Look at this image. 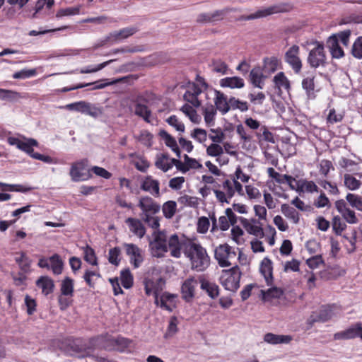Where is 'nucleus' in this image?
Instances as JSON below:
<instances>
[{"mask_svg": "<svg viewBox=\"0 0 362 362\" xmlns=\"http://www.w3.org/2000/svg\"><path fill=\"white\" fill-rule=\"evenodd\" d=\"M153 136L147 130H141L136 139L141 144L149 148L152 146Z\"/></svg>", "mask_w": 362, "mask_h": 362, "instance_id": "45", "label": "nucleus"}, {"mask_svg": "<svg viewBox=\"0 0 362 362\" xmlns=\"http://www.w3.org/2000/svg\"><path fill=\"white\" fill-rule=\"evenodd\" d=\"M16 262L19 264L21 270L24 272L29 271L31 265V260L24 252H22L19 257H16Z\"/></svg>", "mask_w": 362, "mask_h": 362, "instance_id": "54", "label": "nucleus"}, {"mask_svg": "<svg viewBox=\"0 0 362 362\" xmlns=\"http://www.w3.org/2000/svg\"><path fill=\"white\" fill-rule=\"evenodd\" d=\"M145 293L146 295H153L155 298V304L158 305L159 299L158 296L165 288V281L163 278H158L156 279H146L144 281Z\"/></svg>", "mask_w": 362, "mask_h": 362, "instance_id": "9", "label": "nucleus"}, {"mask_svg": "<svg viewBox=\"0 0 362 362\" xmlns=\"http://www.w3.org/2000/svg\"><path fill=\"white\" fill-rule=\"evenodd\" d=\"M241 272L235 265L229 269H223L220 276V283L229 291L235 292L240 287Z\"/></svg>", "mask_w": 362, "mask_h": 362, "instance_id": "3", "label": "nucleus"}, {"mask_svg": "<svg viewBox=\"0 0 362 362\" xmlns=\"http://www.w3.org/2000/svg\"><path fill=\"white\" fill-rule=\"evenodd\" d=\"M281 213L293 223H298L300 219L299 213L292 206L287 204H283L281 206Z\"/></svg>", "mask_w": 362, "mask_h": 362, "instance_id": "37", "label": "nucleus"}, {"mask_svg": "<svg viewBox=\"0 0 362 362\" xmlns=\"http://www.w3.org/2000/svg\"><path fill=\"white\" fill-rule=\"evenodd\" d=\"M333 231L337 235H342V232L346 228L345 221L339 216H334L332 222Z\"/></svg>", "mask_w": 362, "mask_h": 362, "instance_id": "42", "label": "nucleus"}, {"mask_svg": "<svg viewBox=\"0 0 362 362\" xmlns=\"http://www.w3.org/2000/svg\"><path fill=\"white\" fill-rule=\"evenodd\" d=\"M175 295L164 292L160 296H158L159 303L157 305L169 312H172L175 308Z\"/></svg>", "mask_w": 362, "mask_h": 362, "instance_id": "26", "label": "nucleus"}, {"mask_svg": "<svg viewBox=\"0 0 362 362\" xmlns=\"http://www.w3.org/2000/svg\"><path fill=\"white\" fill-rule=\"evenodd\" d=\"M291 7L288 4H278L267 8L257 10L255 13L247 16H242L240 20L251 21L257 18H265L272 14L286 13L290 11Z\"/></svg>", "mask_w": 362, "mask_h": 362, "instance_id": "4", "label": "nucleus"}, {"mask_svg": "<svg viewBox=\"0 0 362 362\" xmlns=\"http://www.w3.org/2000/svg\"><path fill=\"white\" fill-rule=\"evenodd\" d=\"M120 249L117 247L112 248L109 250L108 260L110 263L114 265H118L120 262Z\"/></svg>", "mask_w": 362, "mask_h": 362, "instance_id": "61", "label": "nucleus"}, {"mask_svg": "<svg viewBox=\"0 0 362 362\" xmlns=\"http://www.w3.org/2000/svg\"><path fill=\"white\" fill-rule=\"evenodd\" d=\"M296 192L308 193L318 192L319 187L313 181L300 180L296 182Z\"/></svg>", "mask_w": 362, "mask_h": 362, "instance_id": "33", "label": "nucleus"}, {"mask_svg": "<svg viewBox=\"0 0 362 362\" xmlns=\"http://www.w3.org/2000/svg\"><path fill=\"white\" fill-rule=\"evenodd\" d=\"M352 55L357 59H362V37H358L354 42L351 48Z\"/></svg>", "mask_w": 362, "mask_h": 362, "instance_id": "57", "label": "nucleus"}, {"mask_svg": "<svg viewBox=\"0 0 362 362\" xmlns=\"http://www.w3.org/2000/svg\"><path fill=\"white\" fill-rule=\"evenodd\" d=\"M37 141L34 139H28L26 141H21L19 149L26 152L28 154L33 153V146H37Z\"/></svg>", "mask_w": 362, "mask_h": 362, "instance_id": "55", "label": "nucleus"}, {"mask_svg": "<svg viewBox=\"0 0 362 362\" xmlns=\"http://www.w3.org/2000/svg\"><path fill=\"white\" fill-rule=\"evenodd\" d=\"M126 254L130 257L131 263L135 268H138L143 262L141 250L136 245L132 243H125Z\"/></svg>", "mask_w": 362, "mask_h": 362, "instance_id": "16", "label": "nucleus"}, {"mask_svg": "<svg viewBox=\"0 0 362 362\" xmlns=\"http://www.w3.org/2000/svg\"><path fill=\"white\" fill-rule=\"evenodd\" d=\"M273 82L275 87L279 90H281L282 89L288 90L290 89V81L282 71L279 72L274 76Z\"/></svg>", "mask_w": 362, "mask_h": 362, "instance_id": "38", "label": "nucleus"}, {"mask_svg": "<svg viewBox=\"0 0 362 362\" xmlns=\"http://www.w3.org/2000/svg\"><path fill=\"white\" fill-rule=\"evenodd\" d=\"M150 248L153 257H163L168 252L166 235L160 231L156 233L153 240L150 243Z\"/></svg>", "mask_w": 362, "mask_h": 362, "instance_id": "8", "label": "nucleus"}, {"mask_svg": "<svg viewBox=\"0 0 362 362\" xmlns=\"http://www.w3.org/2000/svg\"><path fill=\"white\" fill-rule=\"evenodd\" d=\"M327 47L333 58L339 59L344 55L342 48L339 46V39L336 35H333L327 39Z\"/></svg>", "mask_w": 362, "mask_h": 362, "instance_id": "22", "label": "nucleus"}, {"mask_svg": "<svg viewBox=\"0 0 362 362\" xmlns=\"http://www.w3.org/2000/svg\"><path fill=\"white\" fill-rule=\"evenodd\" d=\"M136 31L137 29L134 27L124 28L119 31H115L110 33V35L107 37L106 41L117 42L132 36Z\"/></svg>", "mask_w": 362, "mask_h": 362, "instance_id": "23", "label": "nucleus"}, {"mask_svg": "<svg viewBox=\"0 0 362 362\" xmlns=\"http://www.w3.org/2000/svg\"><path fill=\"white\" fill-rule=\"evenodd\" d=\"M141 189L148 192L154 197H159L160 187L159 182L152 178L151 176L146 177L141 182Z\"/></svg>", "mask_w": 362, "mask_h": 362, "instance_id": "21", "label": "nucleus"}, {"mask_svg": "<svg viewBox=\"0 0 362 362\" xmlns=\"http://www.w3.org/2000/svg\"><path fill=\"white\" fill-rule=\"evenodd\" d=\"M88 160L83 159L72 163L69 175L74 182L85 181L91 177L90 170L88 169Z\"/></svg>", "mask_w": 362, "mask_h": 362, "instance_id": "6", "label": "nucleus"}, {"mask_svg": "<svg viewBox=\"0 0 362 362\" xmlns=\"http://www.w3.org/2000/svg\"><path fill=\"white\" fill-rule=\"evenodd\" d=\"M220 86L223 88H242L245 86L244 80L238 76L226 77L220 80Z\"/></svg>", "mask_w": 362, "mask_h": 362, "instance_id": "30", "label": "nucleus"}, {"mask_svg": "<svg viewBox=\"0 0 362 362\" xmlns=\"http://www.w3.org/2000/svg\"><path fill=\"white\" fill-rule=\"evenodd\" d=\"M235 257L236 252L228 244L220 245L214 250V257L221 267L230 266V261Z\"/></svg>", "mask_w": 362, "mask_h": 362, "instance_id": "7", "label": "nucleus"}, {"mask_svg": "<svg viewBox=\"0 0 362 362\" xmlns=\"http://www.w3.org/2000/svg\"><path fill=\"white\" fill-rule=\"evenodd\" d=\"M217 110L214 107L212 104L207 105L204 110V117L205 122L207 124H210L213 122L215 115L216 114Z\"/></svg>", "mask_w": 362, "mask_h": 362, "instance_id": "53", "label": "nucleus"}, {"mask_svg": "<svg viewBox=\"0 0 362 362\" xmlns=\"http://www.w3.org/2000/svg\"><path fill=\"white\" fill-rule=\"evenodd\" d=\"M191 136L199 143L204 142L207 139L206 132L200 128H196L191 134Z\"/></svg>", "mask_w": 362, "mask_h": 362, "instance_id": "63", "label": "nucleus"}, {"mask_svg": "<svg viewBox=\"0 0 362 362\" xmlns=\"http://www.w3.org/2000/svg\"><path fill=\"white\" fill-rule=\"evenodd\" d=\"M155 165L163 172H167L173 168V158H170L167 153L157 154Z\"/></svg>", "mask_w": 362, "mask_h": 362, "instance_id": "29", "label": "nucleus"}, {"mask_svg": "<svg viewBox=\"0 0 362 362\" xmlns=\"http://www.w3.org/2000/svg\"><path fill=\"white\" fill-rule=\"evenodd\" d=\"M306 264L310 269H316L320 264H324V261L321 255H315L310 258H308L306 261Z\"/></svg>", "mask_w": 362, "mask_h": 362, "instance_id": "64", "label": "nucleus"}, {"mask_svg": "<svg viewBox=\"0 0 362 362\" xmlns=\"http://www.w3.org/2000/svg\"><path fill=\"white\" fill-rule=\"evenodd\" d=\"M211 69L214 72L221 74H227L228 71V65L223 61L214 60L211 63Z\"/></svg>", "mask_w": 362, "mask_h": 362, "instance_id": "52", "label": "nucleus"}, {"mask_svg": "<svg viewBox=\"0 0 362 362\" xmlns=\"http://www.w3.org/2000/svg\"><path fill=\"white\" fill-rule=\"evenodd\" d=\"M259 270L267 284L271 285L273 281V267L271 259L268 257L264 258L261 262Z\"/></svg>", "mask_w": 362, "mask_h": 362, "instance_id": "25", "label": "nucleus"}, {"mask_svg": "<svg viewBox=\"0 0 362 362\" xmlns=\"http://www.w3.org/2000/svg\"><path fill=\"white\" fill-rule=\"evenodd\" d=\"M206 153L209 156L216 158L223 153V148L220 144H211L206 148Z\"/></svg>", "mask_w": 362, "mask_h": 362, "instance_id": "58", "label": "nucleus"}, {"mask_svg": "<svg viewBox=\"0 0 362 362\" xmlns=\"http://www.w3.org/2000/svg\"><path fill=\"white\" fill-rule=\"evenodd\" d=\"M36 285L42 289V293L46 296L52 293L54 287V281L47 276H40L37 280Z\"/></svg>", "mask_w": 362, "mask_h": 362, "instance_id": "31", "label": "nucleus"}, {"mask_svg": "<svg viewBox=\"0 0 362 362\" xmlns=\"http://www.w3.org/2000/svg\"><path fill=\"white\" fill-rule=\"evenodd\" d=\"M267 78L259 66L254 67L250 72V81L251 83L258 88L262 89L264 85V80Z\"/></svg>", "mask_w": 362, "mask_h": 362, "instance_id": "20", "label": "nucleus"}, {"mask_svg": "<svg viewBox=\"0 0 362 362\" xmlns=\"http://www.w3.org/2000/svg\"><path fill=\"white\" fill-rule=\"evenodd\" d=\"M60 108L70 111L78 112L94 118H96L103 114L101 108L84 100L69 103L65 106L60 107Z\"/></svg>", "mask_w": 362, "mask_h": 362, "instance_id": "5", "label": "nucleus"}, {"mask_svg": "<svg viewBox=\"0 0 362 362\" xmlns=\"http://www.w3.org/2000/svg\"><path fill=\"white\" fill-rule=\"evenodd\" d=\"M315 76H309L302 81V87L305 90L306 95L309 99H313L315 98Z\"/></svg>", "mask_w": 362, "mask_h": 362, "instance_id": "39", "label": "nucleus"}, {"mask_svg": "<svg viewBox=\"0 0 362 362\" xmlns=\"http://www.w3.org/2000/svg\"><path fill=\"white\" fill-rule=\"evenodd\" d=\"M279 64V60L276 57H266L263 60L262 70L268 76L277 70Z\"/></svg>", "mask_w": 362, "mask_h": 362, "instance_id": "32", "label": "nucleus"}, {"mask_svg": "<svg viewBox=\"0 0 362 362\" xmlns=\"http://www.w3.org/2000/svg\"><path fill=\"white\" fill-rule=\"evenodd\" d=\"M159 135L165 141V145L170 147L175 153L176 156L180 158L181 152L176 140L165 130L160 131Z\"/></svg>", "mask_w": 362, "mask_h": 362, "instance_id": "34", "label": "nucleus"}, {"mask_svg": "<svg viewBox=\"0 0 362 362\" xmlns=\"http://www.w3.org/2000/svg\"><path fill=\"white\" fill-rule=\"evenodd\" d=\"M262 299L264 302H272L274 299H280L284 293L282 288L272 287L267 290H261Z\"/></svg>", "mask_w": 362, "mask_h": 362, "instance_id": "28", "label": "nucleus"}, {"mask_svg": "<svg viewBox=\"0 0 362 362\" xmlns=\"http://www.w3.org/2000/svg\"><path fill=\"white\" fill-rule=\"evenodd\" d=\"M348 337L349 339L360 337L362 340V325L357 322L346 329Z\"/></svg>", "mask_w": 362, "mask_h": 362, "instance_id": "47", "label": "nucleus"}, {"mask_svg": "<svg viewBox=\"0 0 362 362\" xmlns=\"http://www.w3.org/2000/svg\"><path fill=\"white\" fill-rule=\"evenodd\" d=\"M194 107L193 105L191 106L189 104H185L180 110L192 122L198 123L200 117Z\"/></svg>", "mask_w": 362, "mask_h": 362, "instance_id": "46", "label": "nucleus"}, {"mask_svg": "<svg viewBox=\"0 0 362 362\" xmlns=\"http://www.w3.org/2000/svg\"><path fill=\"white\" fill-rule=\"evenodd\" d=\"M62 295L66 296H72L74 293V280L69 277H66L61 284Z\"/></svg>", "mask_w": 362, "mask_h": 362, "instance_id": "41", "label": "nucleus"}, {"mask_svg": "<svg viewBox=\"0 0 362 362\" xmlns=\"http://www.w3.org/2000/svg\"><path fill=\"white\" fill-rule=\"evenodd\" d=\"M112 62V60H109L107 62H105L103 63L99 64L95 66H88L87 67L83 68L80 70V73L81 74H90V73H95L97 72L103 68H105L107 65L110 64Z\"/></svg>", "mask_w": 362, "mask_h": 362, "instance_id": "59", "label": "nucleus"}, {"mask_svg": "<svg viewBox=\"0 0 362 362\" xmlns=\"http://www.w3.org/2000/svg\"><path fill=\"white\" fill-rule=\"evenodd\" d=\"M84 259L92 265H97L98 261L95 251L90 246L87 245L84 248Z\"/></svg>", "mask_w": 362, "mask_h": 362, "instance_id": "56", "label": "nucleus"}, {"mask_svg": "<svg viewBox=\"0 0 362 362\" xmlns=\"http://www.w3.org/2000/svg\"><path fill=\"white\" fill-rule=\"evenodd\" d=\"M197 284L194 277H189L183 282L181 287L182 297L187 302H189L194 298Z\"/></svg>", "mask_w": 362, "mask_h": 362, "instance_id": "18", "label": "nucleus"}, {"mask_svg": "<svg viewBox=\"0 0 362 362\" xmlns=\"http://www.w3.org/2000/svg\"><path fill=\"white\" fill-rule=\"evenodd\" d=\"M326 61V56L324 51V46L322 44L317 43V46L310 50L308 62L313 68H317L320 66H325Z\"/></svg>", "mask_w": 362, "mask_h": 362, "instance_id": "10", "label": "nucleus"}, {"mask_svg": "<svg viewBox=\"0 0 362 362\" xmlns=\"http://www.w3.org/2000/svg\"><path fill=\"white\" fill-rule=\"evenodd\" d=\"M183 252L189 259L191 268L197 272H204L210 265V257L206 249L199 243L188 241L183 245Z\"/></svg>", "mask_w": 362, "mask_h": 362, "instance_id": "1", "label": "nucleus"}, {"mask_svg": "<svg viewBox=\"0 0 362 362\" xmlns=\"http://www.w3.org/2000/svg\"><path fill=\"white\" fill-rule=\"evenodd\" d=\"M292 339L289 335H278L272 333H267L264 337V341L271 344H288Z\"/></svg>", "mask_w": 362, "mask_h": 362, "instance_id": "36", "label": "nucleus"}, {"mask_svg": "<svg viewBox=\"0 0 362 362\" xmlns=\"http://www.w3.org/2000/svg\"><path fill=\"white\" fill-rule=\"evenodd\" d=\"M187 241L180 242L177 235H172L167 243L168 248L172 257L179 258L181 257V250L183 251V245Z\"/></svg>", "mask_w": 362, "mask_h": 362, "instance_id": "19", "label": "nucleus"}, {"mask_svg": "<svg viewBox=\"0 0 362 362\" xmlns=\"http://www.w3.org/2000/svg\"><path fill=\"white\" fill-rule=\"evenodd\" d=\"M214 94V107L223 115L230 110L229 99L223 92L217 90L210 89V95Z\"/></svg>", "mask_w": 362, "mask_h": 362, "instance_id": "13", "label": "nucleus"}, {"mask_svg": "<svg viewBox=\"0 0 362 362\" xmlns=\"http://www.w3.org/2000/svg\"><path fill=\"white\" fill-rule=\"evenodd\" d=\"M335 207L338 212L341 215L343 219L349 224H356L358 219L356 216L354 211L347 206L344 199L337 200L335 202Z\"/></svg>", "mask_w": 362, "mask_h": 362, "instance_id": "15", "label": "nucleus"}, {"mask_svg": "<svg viewBox=\"0 0 362 362\" xmlns=\"http://www.w3.org/2000/svg\"><path fill=\"white\" fill-rule=\"evenodd\" d=\"M166 122L172 127H173L177 131L180 132H185L184 124L178 119L175 115H171L169 117Z\"/></svg>", "mask_w": 362, "mask_h": 362, "instance_id": "60", "label": "nucleus"}, {"mask_svg": "<svg viewBox=\"0 0 362 362\" xmlns=\"http://www.w3.org/2000/svg\"><path fill=\"white\" fill-rule=\"evenodd\" d=\"M230 110H240L242 112H245L248 110V105L247 102L241 101L235 97L229 98Z\"/></svg>", "mask_w": 362, "mask_h": 362, "instance_id": "51", "label": "nucleus"}, {"mask_svg": "<svg viewBox=\"0 0 362 362\" xmlns=\"http://www.w3.org/2000/svg\"><path fill=\"white\" fill-rule=\"evenodd\" d=\"M134 114L141 117L147 123L151 122V117L152 113L147 105L141 103H136L134 106Z\"/></svg>", "mask_w": 362, "mask_h": 362, "instance_id": "35", "label": "nucleus"}, {"mask_svg": "<svg viewBox=\"0 0 362 362\" xmlns=\"http://www.w3.org/2000/svg\"><path fill=\"white\" fill-rule=\"evenodd\" d=\"M240 221L249 234L252 235L258 238H264V233L262 226V223L259 221L255 218L249 220L243 217L240 218Z\"/></svg>", "mask_w": 362, "mask_h": 362, "instance_id": "12", "label": "nucleus"}, {"mask_svg": "<svg viewBox=\"0 0 362 362\" xmlns=\"http://www.w3.org/2000/svg\"><path fill=\"white\" fill-rule=\"evenodd\" d=\"M177 204L174 201H168L163 206V213L165 218H171L175 214Z\"/></svg>", "mask_w": 362, "mask_h": 362, "instance_id": "49", "label": "nucleus"}, {"mask_svg": "<svg viewBox=\"0 0 362 362\" xmlns=\"http://www.w3.org/2000/svg\"><path fill=\"white\" fill-rule=\"evenodd\" d=\"M346 200L353 208L362 211V197L352 193H348Z\"/></svg>", "mask_w": 362, "mask_h": 362, "instance_id": "44", "label": "nucleus"}, {"mask_svg": "<svg viewBox=\"0 0 362 362\" xmlns=\"http://www.w3.org/2000/svg\"><path fill=\"white\" fill-rule=\"evenodd\" d=\"M210 89L205 79L197 75L196 82L189 83L183 98L193 107H199L204 102L203 97L206 100L209 99Z\"/></svg>", "mask_w": 362, "mask_h": 362, "instance_id": "2", "label": "nucleus"}, {"mask_svg": "<svg viewBox=\"0 0 362 362\" xmlns=\"http://www.w3.org/2000/svg\"><path fill=\"white\" fill-rule=\"evenodd\" d=\"M126 223L128 224L130 231L134 235L139 238H142L144 236L146 228L141 221L134 218H128L126 220Z\"/></svg>", "mask_w": 362, "mask_h": 362, "instance_id": "24", "label": "nucleus"}, {"mask_svg": "<svg viewBox=\"0 0 362 362\" xmlns=\"http://www.w3.org/2000/svg\"><path fill=\"white\" fill-rule=\"evenodd\" d=\"M210 131L211 133L209 135V137L214 142L213 144H219L223 141L225 135L221 129H211Z\"/></svg>", "mask_w": 362, "mask_h": 362, "instance_id": "62", "label": "nucleus"}, {"mask_svg": "<svg viewBox=\"0 0 362 362\" xmlns=\"http://www.w3.org/2000/svg\"><path fill=\"white\" fill-rule=\"evenodd\" d=\"M300 48L298 45L291 46L285 54V61L298 74L302 68V62L298 57Z\"/></svg>", "mask_w": 362, "mask_h": 362, "instance_id": "11", "label": "nucleus"}, {"mask_svg": "<svg viewBox=\"0 0 362 362\" xmlns=\"http://www.w3.org/2000/svg\"><path fill=\"white\" fill-rule=\"evenodd\" d=\"M121 284L125 288H130L133 286V276L129 269H124L121 272Z\"/></svg>", "mask_w": 362, "mask_h": 362, "instance_id": "50", "label": "nucleus"}, {"mask_svg": "<svg viewBox=\"0 0 362 362\" xmlns=\"http://www.w3.org/2000/svg\"><path fill=\"white\" fill-rule=\"evenodd\" d=\"M83 279L86 284L90 287L94 288L95 281L101 277L98 272L86 270L83 274Z\"/></svg>", "mask_w": 362, "mask_h": 362, "instance_id": "48", "label": "nucleus"}, {"mask_svg": "<svg viewBox=\"0 0 362 362\" xmlns=\"http://www.w3.org/2000/svg\"><path fill=\"white\" fill-rule=\"evenodd\" d=\"M199 282L201 289L205 291L211 298L214 299L218 297L219 295V288L218 285L209 281L204 277L199 278Z\"/></svg>", "mask_w": 362, "mask_h": 362, "instance_id": "27", "label": "nucleus"}, {"mask_svg": "<svg viewBox=\"0 0 362 362\" xmlns=\"http://www.w3.org/2000/svg\"><path fill=\"white\" fill-rule=\"evenodd\" d=\"M333 305L322 306L320 310L316 313L313 312L310 315L309 320L311 323L315 322H326L334 316Z\"/></svg>", "mask_w": 362, "mask_h": 362, "instance_id": "17", "label": "nucleus"}, {"mask_svg": "<svg viewBox=\"0 0 362 362\" xmlns=\"http://www.w3.org/2000/svg\"><path fill=\"white\" fill-rule=\"evenodd\" d=\"M344 179V185L349 190H356L359 189L361 185V181L350 174H345Z\"/></svg>", "mask_w": 362, "mask_h": 362, "instance_id": "43", "label": "nucleus"}, {"mask_svg": "<svg viewBox=\"0 0 362 362\" xmlns=\"http://www.w3.org/2000/svg\"><path fill=\"white\" fill-rule=\"evenodd\" d=\"M138 206L141 209V217L146 215H154L160 211V205L151 197L146 196L139 199Z\"/></svg>", "mask_w": 362, "mask_h": 362, "instance_id": "14", "label": "nucleus"}, {"mask_svg": "<svg viewBox=\"0 0 362 362\" xmlns=\"http://www.w3.org/2000/svg\"><path fill=\"white\" fill-rule=\"evenodd\" d=\"M63 265V261L58 254H54L49 257V269H52L54 274H62Z\"/></svg>", "mask_w": 362, "mask_h": 362, "instance_id": "40", "label": "nucleus"}]
</instances>
